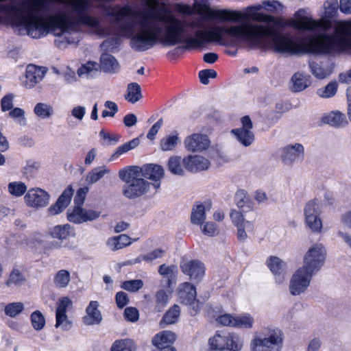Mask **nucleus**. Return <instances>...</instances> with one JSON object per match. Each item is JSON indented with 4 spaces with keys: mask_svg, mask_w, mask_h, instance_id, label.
Here are the masks:
<instances>
[{
    "mask_svg": "<svg viewBox=\"0 0 351 351\" xmlns=\"http://www.w3.org/2000/svg\"><path fill=\"white\" fill-rule=\"evenodd\" d=\"M305 223L314 232L319 233L322 229V221L320 218L321 208L317 199L309 201L304 209Z\"/></svg>",
    "mask_w": 351,
    "mask_h": 351,
    "instance_id": "obj_10",
    "label": "nucleus"
},
{
    "mask_svg": "<svg viewBox=\"0 0 351 351\" xmlns=\"http://www.w3.org/2000/svg\"><path fill=\"white\" fill-rule=\"evenodd\" d=\"M232 341L236 344L234 350L240 348V337L236 334L217 333L208 341L210 348L213 350L223 351L228 346V341Z\"/></svg>",
    "mask_w": 351,
    "mask_h": 351,
    "instance_id": "obj_16",
    "label": "nucleus"
},
{
    "mask_svg": "<svg viewBox=\"0 0 351 351\" xmlns=\"http://www.w3.org/2000/svg\"><path fill=\"white\" fill-rule=\"evenodd\" d=\"M311 84V76L302 71L295 73L289 81V88L293 93L302 92L309 87Z\"/></svg>",
    "mask_w": 351,
    "mask_h": 351,
    "instance_id": "obj_25",
    "label": "nucleus"
},
{
    "mask_svg": "<svg viewBox=\"0 0 351 351\" xmlns=\"http://www.w3.org/2000/svg\"><path fill=\"white\" fill-rule=\"evenodd\" d=\"M207 1L194 0V8L196 14L199 15L204 21L209 19L227 21L229 10L212 9L206 4Z\"/></svg>",
    "mask_w": 351,
    "mask_h": 351,
    "instance_id": "obj_13",
    "label": "nucleus"
},
{
    "mask_svg": "<svg viewBox=\"0 0 351 351\" xmlns=\"http://www.w3.org/2000/svg\"><path fill=\"white\" fill-rule=\"evenodd\" d=\"M24 310V304L20 302H12L5 305V314L10 317H15Z\"/></svg>",
    "mask_w": 351,
    "mask_h": 351,
    "instance_id": "obj_51",
    "label": "nucleus"
},
{
    "mask_svg": "<svg viewBox=\"0 0 351 351\" xmlns=\"http://www.w3.org/2000/svg\"><path fill=\"white\" fill-rule=\"evenodd\" d=\"M100 66L106 73L114 74L119 72L121 65L119 61L111 54L104 53L100 57Z\"/></svg>",
    "mask_w": 351,
    "mask_h": 351,
    "instance_id": "obj_27",
    "label": "nucleus"
},
{
    "mask_svg": "<svg viewBox=\"0 0 351 351\" xmlns=\"http://www.w3.org/2000/svg\"><path fill=\"white\" fill-rule=\"evenodd\" d=\"M309 69L311 73L317 79H324L329 76L332 72L331 66H324L317 62H312L309 63Z\"/></svg>",
    "mask_w": 351,
    "mask_h": 351,
    "instance_id": "obj_37",
    "label": "nucleus"
},
{
    "mask_svg": "<svg viewBox=\"0 0 351 351\" xmlns=\"http://www.w3.org/2000/svg\"><path fill=\"white\" fill-rule=\"evenodd\" d=\"M217 76V72L214 69H204L199 72L198 77L200 82L204 85L209 84V79L216 78Z\"/></svg>",
    "mask_w": 351,
    "mask_h": 351,
    "instance_id": "obj_56",
    "label": "nucleus"
},
{
    "mask_svg": "<svg viewBox=\"0 0 351 351\" xmlns=\"http://www.w3.org/2000/svg\"><path fill=\"white\" fill-rule=\"evenodd\" d=\"M184 168L191 171H204L209 168L210 163L208 160L199 155H189L184 158Z\"/></svg>",
    "mask_w": 351,
    "mask_h": 351,
    "instance_id": "obj_22",
    "label": "nucleus"
},
{
    "mask_svg": "<svg viewBox=\"0 0 351 351\" xmlns=\"http://www.w3.org/2000/svg\"><path fill=\"white\" fill-rule=\"evenodd\" d=\"M283 340L282 332L278 328H267L251 343L252 351H280Z\"/></svg>",
    "mask_w": 351,
    "mask_h": 351,
    "instance_id": "obj_5",
    "label": "nucleus"
},
{
    "mask_svg": "<svg viewBox=\"0 0 351 351\" xmlns=\"http://www.w3.org/2000/svg\"><path fill=\"white\" fill-rule=\"evenodd\" d=\"M124 317L131 322H136L139 319L138 310L134 307H128L124 311Z\"/></svg>",
    "mask_w": 351,
    "mask_h": 351,
    "instance_id": "obj_62",
    "label": "nucleus"
},
{
    "mask_svg": "<svg viewBox=\"0 0 351 351\" xmlns=\"http://www.w3.org/2000/svg\"><path fill=\"white\" fill-rule=\"evenodd\" d=\"M142 97L141 86L136 82L129 83L127 86L125 99L131 104H135Z\"/></svg>",
    "mask_w": 351,
    "mask_h": 351,
    "instance_id": "obj_34",
    "label": "nucleus"
},
{
    "mask_svg": "<svg viewBox=\"0 0 351 351\" xmlns=\"http://www.w3.org/2000/svg\"><path fill=\"white\" fill-rule=\"evenodd\" d=\"M104 14L112 18L121 26V34L123 36H131L136 25V12L130 7H106Z\"/></svg>",
    "mask_w": 351,
    "mask_h": 351,
    "instance_id": "obj_4",
    "label": "nucleus"
},
{
    "mask_svg": "<svg viewBox=\"0 0 351 351\" xmlns=\"http://www.w3.org/2000/svg\"><path fill=\"white\" fill-rule=\"evenodd\" d=\"M324 123L336 128H341L348 125L345 114L339 111L331 112L323 117Z\"/></svg>",
    "mask_w": 351,
    "mask_h": 351,
    "instance_id": "obj_31",
    "label": "nucleus"
},
{
    "mask_svg": "<svg viewBox=\"0 0 351 351\" xmlns=\"http://www.w3.org/2000/svg\"><path fill=\"white\" fill-rule=\"evenodd\" d=\"M140 167L136 166H129L121 169L119 171V178L125 183H129L132 180L140 176Z\"/></svg>",
    "mask_w": 351,
    "mask_h": 351,
    "instance_id": "obj_40",
    "label": "nucleus"
},
{
    "mask_svg": "<svg viewBox=\"0 0 351 351\" xmlns=\"http://www.w3.org/2000/svg\"><path fill=\"white\" fill-rule=\"evenodd\" d=\"M316 47H304L305 55H329L335 56L343 53L351 54V45H315Z\"/></svg>",
    "mask_w": 351,
    "mask_h": 351,
    "instance_id": "obj_14",
    "label": "nucleus"
},
{
    "mask_svg": "<svg viewBox=\"0 0 351 351\" xmlns=\"http://www.w3.org/2000/svg\"><path fill=\"white\" fill-rule=\"evenodd\" d=\"M73 193L72 188L70 186H68L59 197L57 202L47 209L48 215L53 216L61 213L69 204Z\"/></svg>",
    "mask_w": 351,
    "mask_h": 351,
    "instance_id": "obj_24",
    "label": "nucleus"
},
{
    "mask_svg": "<svg viewBox=\"0 0 351 351\" xmlns=\"http://www.w3.org/2000/svg\"><path fill=\"white\" fill-rule=\"evenodd\" d=\"M234 198L237 206L243 212H248L252 209L253 204L245 191L242 190L237 191Z\"/></svg>",
    "mask_w": 351,
    "mask_h": 351,
    "instance_id": "obj_38",
    "label": "nucleus"
},
{
    "mask_svg": "<svg viewBox=\"0 0 351 351\" xmlns=\"http://www.w3.org/2000/svg\"><path fill=\"white\" fill-rule=\"evenodd\" d=\"M235 325L234 327L250 328L252 326L253 319L249 315L235 317Z\"/></svg>",
    "mask_w": 351,
    "mask_h": 351,
    "instance_id": "obj_59",
    "label": "nucleus"
},
{
    "mask_svg": "<svg viewBox=\"0 0 351 351\" xmlns=\"http://www.w3.org/2000/svg\"><path fill=\"white\" fill-rule=\"evenodd\" d=\"M169 171L177 176H183L184 174V158L179 156H173L169 158L167 163Z\"/></svg>",
    "mask_w": 351,
    "mask_h": 351,
    "instance_id": "obj_35",
    "label": "nucleus"
},
{
    "mask_svg": "<svg viewBox=\"0 0 351 351\" xmlns=\"http://www.w3.org/2000/svg\"><path fill=\"white\" fill-rule=\"evenodd\" d=\"M210 144L208 136L202 134H193L184 141L186 149L191 152H201L207 149Z\"/></svg>",
    "mask_w": 351,
    "mask_h": 351,
    "instance_id": "obj_18",
    "label": "nucleus"
},
{
    "mask_svg": "<svg viewBox=\"0 0 351 351\" xmlns=\"http://www.w3.org/2000/svg\"><path fill=\"white\" fill-rule=\"evenodd\" d=\"M151 5L143 13V21L141 24L142 32L138 36L141 41H149L154 36L152 33L151 23L154 21L167 22L168 21V9L166 4H160L159 0H149Z\"/></svg>",
    "mask_w": 351,
    "mask_h": 351,
    "instance_id": "obj_3",
    "label": "nucleus"
},
{
    "mask_svg": "<svg viewBox=\"0 0 351 351\" xmlns=\"http://www.w3.org/2000/svg\"><path fill=\"white\" fill-rule=\"evenodd\" d=\"M196 289L189 282L180 285L178 288V297L181 303L188 304L196 298Z\"/></svg>",
    "mask_w": 351,
    "mask_h": 351,
    "instance_id": "obj_28",
    "label": "nucleus"
},
{
    "mask_svg": "<svg viewBox=\"0 0 351 351\" xmlns=\"http://www.w3.org/2000/svg\"><path fill=\"white\" fill-rule=\"evenodd\" d=\"M304 148L300 143L289 145L282 149L281 158L287 165H292L298 159L304 158Z\"/></svg>",
    "mask_w": 351,
    "mask_h": 351,
    "instance_id": "obj_21",
    "label": "nucleus"
},
{
    "mask_svg": "<svg viewBox=\"0 0 351 351\" xmlns=\"http://www.w3.org/2000/svg\"><path fill=\"white\" fill-rule=\"evenodd\" d=\"M314 274L302 267L298 269L293 274L289 283V291L293 295H299L304 293L310 286Z\"/></svg>",
    "mask_w": 351,
    "mask_h": 351,
    "instance_id": "obj_9",
    "label": "nucleus"
},
{
    "mask_svg": "<svg viewBox=\"0 0 351 351\" xmlns=\"http://www.w3.org/2000/svg\"><path fill=\"white\" fill-rule=\"evenodd\" d=\"M34 112L38 117L49 119L52 116L53 109L51 106L46 103H38L34 106Z\"/></svg>",
    "mask_w": 351,
    "mask_h": 351,
    "instance_id": "obj_47",
    "label": "nucleus"
},
{
    "mask_svg": "<svg viewBox=\"0 0 351 351\" xmlns=\"http://www.w3.org/2000/svg\"><path fill=\"white\" fill-rule=\"evenodd\" d=\"M304 10L295 13V19L291 20L289 25L299 32H308L312 34L309 41L296 42L292 39L287 42L274 44H351V21L344 22L335 28L330 36L326 34L331 26L330 23L318 22L311 17L304 15ZM274 37L273 27L267 25H253L247 23L226 26H210L198 29L195 38L186 44H204L203 43H217L227 40L254 42L252 44H266L264 43Z\"/></svg>",
    "mask_w": 351,
    "mask_h": 351,
    "instance_id": "obj_1",
    "label": "nucleus"
},
{
    "mask_svg": "<svg viewBox=\"0 0 351 351\" xmlns=\"http://www.w3.org/2000/svg\"><path fill=\"white\" fill-rule=\"evenodd\" d=\"M24 198L27 206L36 208L45 207L49 202V195L40 188L29 189Z\"/></svg>",
    "mask_w": 351,
    "mask_h": 351,
    "instance_id": "obj_19",
    "label": "nucleus"
},
{
    "mask_svg": "<svg viewBox=\"0 0 351 351\" xmlns=\"http://www.w3.org/2000/svg\"><path fill=\"white\" fill-rule=\"evenodd\" d=\"M49 234L53 238L60 241L66 240L75 235L74 230L69 224L56 226L50 230Z\"/></svg>",
    "mask_w": 351,
    "mask_h": 351,
    "instance_id": "obj_29",
    "label": "nucleus"
},
{
    "mask_svg": "<svg viewBox=\"0 0 351 351\" xmlns=\"http://www.w3.org/2000/svg\"><path fill=\"white\" fill-rule=\"evenodd\" d=\"M104 106L106 108H108L110 110V112H108V110H104L102 111L101 116L104 118H106L107 117H114L115 114L118 112L119 108L117 104L114 101H106L104 103Z\"/></svg>",
    "mask_w": 351,
    "mask_h": 351,
    "instance_id": "obj_61",
    "label": "nucleus"
},
{
    "mask_svg": "<svg viewBox=\"0 0 351 351\" xmlns=\"http://www.w3.org/2000/svg\"><path fill=\"white\" fill-rule=\"evenodd\" d=\"M241 123L242 128L232 130V133L242 145L247 147L254 141V133L251 131L253 124L249 116L242 117Z\"/></svg>",
    "mask_w": 351,
    "mask_h": 351,
    "instance_id": "obj_15",
    "label": "nucleus"
},
{
    "mask_svg": "<svg viewBox=\"0 0 351 351\" xmlns=\"http://www.w3.org/2000/svg\"><path fill=\"white\" fill-rule=\"evenodd\" d=\"M143 282L141 280H127L123 282L121 287L127 291L135 292L141 289Z\"/></svg>",
    "mask_w": 351,
    "mask_h": 351,
    "instance_id": "obj_57",
    "label": "nucleus"
},
{
    "mask_svg": "<svg viewBox=\"0 0 351 351\" xmlns=\"http://www.w3.org/2000/svg\"><path fill=\"white\" fill-rule=\"evenodd\" d=\"M132 239L126 234L113 237L107 241V246L112 251L121 250L132 243Z\"/></svg>",
    "mask_w": 351,
    "mask_h": 351,
    "instance_id": "obj_33",
    "label": "nucleus"
},
{
    "mask_svg": "<svg viewBox=\"0 0 351 351\" xmlns=\"http://www.w3.org/2000/svg\"><path fill=\"white\" fill-rule=\"evenodd\" d=\"M180 315V306L177 304H174L165 313L160 322V325L162 326L163 324H173L176 323L178 321Z\"/></svg>",
    "mask_w": 351,
    "mask_h": 351,
    "instance_id": "obj_41",
    "label": "nucleus"
},
{
    "mask_svg": "<svg viewBox=\"0 0 351 351\" xmlns=\"http://www.w3.org/2000/svg\"><path fill=\"white\" fill-rule=\"evenodd\" d=\"M134 341L129 339L115 341L111 347V351H136Z\"/></svg>",
    "mask_w": 351,
    "mask_h": 351,
    "instance_id": "obj_42",
    "label": "nucleus"
},
{
    "mask_svg": "<svg viewBox=\"0 0 351 351\" xmlns=\"http://www.w3.org/2000/svg\"><path fill=\"white\" fill-rule=\"evenodd\" d=\"M139 142V139L138 138H135L130 141L119 146L109 158V161H114L117 160L121 155L136 147L138 145Z\"/></svg>",
    "mask_w": 351,
    "mask_h": 351,
    "instance_id": "obj_36",
    "label": "nucleus"
},
{
    "mask_svg": "<svg viewBox=\"0 0 351 351\" xmlns=\"http://www.w3.org/2000/svg\"><path fill=\"white\" fill-rule=\"evenodd\" d=\"M14 95L12 93L7 94L1 100V108L2 111L5 112L13 108Z\"/></svg>",
    "mask_w": 351,
    "mask_h": 351,
    "instance_id": "obj_63",
    "label": "nucleus"
},
{
    "mask_svg": "<svg viewBox=\"0 0 351 351\" xmlns=\"http://www.w3.org/2000/svg\"><path fill=\"white\" fill-rule=\"evenodd\" d=\"M267 266L275 276L277 283H282L287 273V263L276 256H270L267 262Z\"/></svg>",
    "mask_w": 351,
    "mask_h": 351,
    "instance_id": "obj_23",
    "label": "nucleus"
},
{
    "mask_svg": "<svg viewBox=\"0 0 351 351\" xmlns=\"http://www.w3.org/2000/svg\"><path fill=\"white\" fill-rule=\"evenodd\" d=\"M206 219L205 207L203 204H197L193 206L191 220L192 223L202 225Z\"/></svg>",
    "mask_w": 351,
    "mask_h": 351,
    "instance_id": "obj_43",
    "label": "nucleus"
},
{
    "mask_svg": "<svg viewBox=\"0 0 351 351\" xmlns=\"http://www.w3.org/2000/svg\"><path fill=\"white\" fill-rule=\"evenodd\" d=\"M48 69L46 67L37 66L29 64L26 67L24 85L27 88H32L45 77Z\"/></svg>",
    "mask_w": 351,
    "mask_h": 351,
    "instance_id": "obj_20",
    "label": "nucleus"
},
{
    "mask_svg": "<svg viewBox=\"0 0 351 351\" xmlns=\"http://www.w3.org/2000/svg\"><path fill=\"white\" fill-rule=\"evenodd\" d=\"M140 176L149 182V186L152 189V195H154L160 187L161 180L165 175L164 169L158 165L148 164L140 167Z\"/></svg>",
    "mask_w": 351,
    "mask_h": 351,
    "instance_id": "obj_12",
    "label": "nucleus"
},
{
    "mask_svg": "<svg viewBox=\"0 0 351 351\" xmlns=\"http://www.w3.org/2000/svg\"><path fill=\"white\" fill-rule=\"evenodd\" d=\"M8 188L9 192L16 197L21 196L27 190L26 185L23 182H10L9 183Z\"/></svg>",
    "mask_w": 351,
    "mask_h": 351,
    "instance_id": "obj_55",
    "label": "nucleus"
},
{
    "mask_svg": "<svg viewBox=\"0 0 351 351\" xmlns=\"http://www.w3.org/2000/svg\"><path fill=\"white\" fill-rule=\"evenodd\" d=\"M158 273L164 278H167V285L171 287V280L176 276L177 267L176 265H161L158 268Z\"/></svg>",
    "mask_w": 351,
    "mask_h": 351,
    "instance_id": "obj_46",
    "label": "nucleus"
},
{
    "mask_svg": "<svg viewBox=\"0 0 351 351\" xmlns=\"http://www.w3.org/2000/svg\"><path fill=\"white\" fill-rule=\"evenodd\" d=\"M99 304L97 301H91L86 309V315L83 322L86 326L99 324L102 321V315L98 309Z\"/></svg>",
    "mask_w": 351,
    "mask_h": 351,
    "instance_id": "obj_26",
    "label": "nucleus"
},
{
    "mask_svg": "<svg viewBox=\"0 0 351 351\" xmlns=\"http://www.w3.org/2000/svg\"><path fill=\"white\" fill-rule=\"evenodd\" d=\"M337 87L338 84L337 82H331L326 86L318 89L317 94L322 98H330L336 94Z\"/></svg>",
    "mask_w": 351,
    "mask_h": 351,
    "instance_id": "obj_50",
    "label": "nucleus"
},
{
    "mask_svg": "<svg viewBox=\"0 0 351 351\" xmlns=\"http://www.w3.org/2000/svg\"><path fill=\"white\" fill-rule=\"evenodd\" d=\"M8 114L21 126H25L26 125L25 111L22 108L18 107L12 108Z\"/></svg>",
    "mask_w": 351,
    "mask_h": 351,
    "instance_id": "obj_54",
    "label": "nucleus"
},
{
    "mask_svg": "<svg viewBox=\"0 0 351 351\" xmlns=\"http://www.w3.org/2000/svg\"><path fill=\"white\" fill-rule=\"evenodd\" d=\"M60 316L61 317H58V314L56 315V328L61 327L64 330H69L72 327V323L68 319L66 314H60Z\"/></svg>",
    "mask_w": 351,
    "mask_h": 351,
    "instance_id": "obj_60",
    "label": "nucleus"
},
{
    "mask_svg": "<svg viewBox=\"0 0 351 351\" xmlns=\"http://www.w3.org/2000/svg\"><path fill=\"white\" fill-rule=\"evenodd\" d=\"M176 335L171 331L164 330L158 333L152 339V343L156 348L171 347V344L175 341Z\"/></svg>",
    "mask_w": 351,
    "mask_h": 351,
    "instance_id": "obj_30",
    "label": "nucleus"
},
{
    "mask_svg": "<svg viewBox=\"0 0 351 351\" xmlns=\"http://www.w3.org/2000/svg\"><path fill=\"white\" fill-rule=\"evenodd\" d=\"M25 282V277L23 274L18 269H13L5 285L8 287H20L23 285Z\"/></svg>",
    "mask_w": 351,
    "mask_h": 351,
    "instance_id": "obj_45",
    "label": "nucleus"
},
{
    "mask_svg": "<svg viewBox=\"0 0 351 351\" xmlns=\"http://www.w3.org/2000/svg\"><path fill=\"white\" fill-rule=\"evenodd\" d=\"M71 281L70 272L66 269H60L53 276V282L58 289L66 288Z\"/></svg>",
    "mask_w": 351,
    "mask_h": 351,
    "instance_id": "obj_39",
    "label": "nucleus"
},
{
    "mask_svg": "<svg viewBox=\"0 0 351 351\" xmlns=\"http://www.w3.org/2000/svg\"><path fill=\"white\" fill-rule=\"evenodd\" d=\"M264 8L274 14H279L282 10L283 5L278 1H263Z\"/></svg>",
    "mask_w": 351,
    "mask_h": 351,
    "instance_id": "obj_58",
    "label": "nucleus"
},
{
    "mask_svg": "<svg viewBox=\"0 0 351 351\" xmlns=\"http://www.w3.org/2000/svg\"><path fill=\"white\" fill-rule=\"evenodd\" d=\"M154 45H131L132 50L134 52H143L150 49ZM156 51L165 54L168 58L175 59L182 56L185 52L192 50H202L204 45H155Z\"/></svg>",
    "mask_w": 351,
    "mask_h": 351,
    "instance_id": "obj_8",
    "label": "nucleus"
},
{
    "mask_svg": "<svg viewBox=\"0 0 351 351\" xmlns=\"http://www.w3.org/2000/svg\"><path fill=\"white\" fill-rule=\"evenodd\" d=\"M263 8L264 5L263 2L262 4L248 6L245 13L239 11L229 10L226 21L241 22L252 19L255 21L263 22L268 24L274 23L275 18L273 16L259 12Z\"/></svg>",
    "mask_w": 351,
    "mask_h": 351,
    "instance_id": "obj_6",
    "label": "nucleus"
},
{
    "mask_svg": "<svg viewBox=\"0 0 351 351\" xmlns=\"http://www.w3.org/2000/svg\"><path fill=\"white\" fill-rule=\"evenodd\" d=\"M326 254V250L322 243L312 245L304 256L302 267L310 274H316L323 267Z\"/></svg>",
    "mask_w": 351,
    "mask_h": 351,
    "instance_id": "obj_7",
    "label": "nucleus"
},
{
    "mask_svg": "<svg viewBox=\"0 0 351 351\" xmlns=\"http://www.w3.org/2000/svg\"><path fill=\"white\" fill-rule=\"evenodd\" d=\"M123 195L129 199H135L145 194H152V189L149 186V182L139 176L134 178L129 183L123 186Z\"/></svg>",
    "mask_w": 351,
    "mask_h": 351,
    "instance_id": "obj_11",
    "label": "nucleus"
},
{
    "mask_svg": "<svg viewBox=\"0 0 351 351\" xmlns=\"http://www.w3.org/2000/svg\"><path fill=\"white\" fill-rule=\"evenodd\" d=\"M110 171L105 167H97L93 169L86 176V182L89 184H93L101 179L105 174H108Z\"/></svg>",
    "mask_w": 351,
    "mask_h": 351,
    "instance_id": "obj_44",
    "label": "nucleus"
},
{
    "mask_svg": "<svg viewBox=\"0 0 351 351\" xmlns=\"http://www.w3.org/2000/svg\"><path fill=\"white\" fill-rule=\"evenodd\" d=\"M202 232L207 236L213 237L219 234V230L215 223L209 221L204 226Z\"/></svg>",
    "mask_w": 351,
    "mask_h": 351,
    "instance_id": "obj_64",
    "label": "nucleus"
},
{
    "mask_svg": "<svg viewBox=\"0 0 351 351\" xmlns=\"http://www.w3.org/2000/svg\"><path fill=\"white\" fill-rule=\"evenodd\" d=\"M179 141L178 135H169L164 137L160 141V149L164 151L173 150Z\"/></svg>",
    "mask_w": 351,
    "mask_h": 351,
    "instance_id": "obj_49",
    "label": "nucleus"
},
{
    "mask_svg": "<svg viewBox=\"0 0 351 351\" xmlns=\"http://www.w3.org/2000/svg\"><path fill=\"white\" fill-rule=\"evenodd\" d=\"M67 219L70 222L74 223H82L84 222V208L77 206L72 212L67 213Z\"/></svg>",
    "mask_w": 351,
    "mask_h": 351,
    "instance_id": "obj_53",
    "label": "nucleus"
},
{
    "mask_svg": "<svg viewBox=\"0 0 351 351\" xmlns=\"http://www.w3.org/2000/svg\"><path fill=\"white\" fill-rule=\"evenodd\" d=\"M33 328L36 330H42L45 325V318L40 311L33 312L30 316Z\"/></svg>",
    "mask_w": 351,
    "mask_h": 351,
    "instance_id": "obj_52",
    "label": "nucleus"
},
{
    "mask_svg": "<svg viewBox=\"0 0 351 351\" xmlns=\"http://www.w3.org/2000/svg\"><path fill=\"white\" fill-rule=\"evenodd\" d=\"M223 52L226 54L235 57L238 55L243 56L247 53L273 52L285 56H302L305 55L304 47H314L313 45H222Z\"/></svg>",
    "mask_w": 351,
    "mask_h": 351,
    "instance_id": "obj_2",
    "label": "nucleus"
},
{
    "mask_svg": "<svg viewBox=\"0 0 351 351\" xmlns=\"http://www.w3.org/2000/svg\"><path fill=\"white\" fill-rule=\"evenodd\" d=\"M182 271L195 282L202 280L205 274L204 265L197 260L184 261L181 262Z\"/></svg>",
    "mask_w": 351,
    "mask_h": 351,
    "instance_id": "obj_17",
    "label": "nucleus"
},
{
    "mask_svg": "<svg viewBox=\"0 0 351 351\" xmlns=\"http://www.w3.org/2000/svg\"><path fill=\"white\" fill-rule=\"evenodd\" d=\"M169 300V296L165 291L161 289L154 295V310L156 312H161L167 306Z\"/></svg>",
    "mask_w": 351,
    "mask_h": 351,
    "instance_id": "obj_48",
    "label": "nucleus"
},
{
    "mask_svg": "<svg viewBox=\"0 0 351 351\" xmlns=\"http://www.w3.org/2000/svg\"><path fill=\"white\" fill-rule=\"evenodd\" d=\"M99 72V64L94 61H88L82 64L77 69V73L79 77L88 78L95 77Z\"/></svg>",
    "mask_w": 351,
    "mask_h": 351,
    "instance_id": "obj_32",
    "label": "nucleus"
}]
</instances>
